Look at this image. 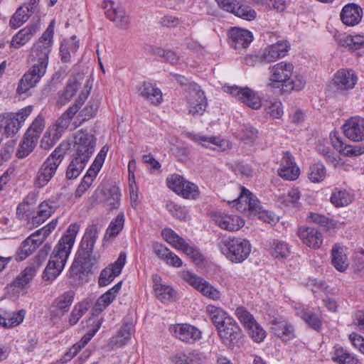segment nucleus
Returning a JSON list of instances; mask_svg holds the SVG:
<instances>
[{
	"label": "nucleus",
	"instance_id": "nucleus-54",
	"mask_svg": "<svg viewBox=\"0 0 364 364\" xmlns=\"http://www.w3.org/2000/svg\"><path fill=\"white\" fill-rule=\"evenodd\" d=\"M33 237H27L21 244L17 252V259L23 260L31 255L41 245V241L36 242L35 245L31 242Z\"/></svg>",
	"mask_w": 364,
	"mask_h": 364
},
{
	"label": "nucleus",
	"instance_id": "nucleus-5",
	"mask_svg": "<svg viewBox=\"0 0 364 364\" xmlns=\"http://www.w3.org/2000/svg\"><path fill=\"white\" fill-rule=\"evenodd\" d=\"M220 252L231 262L241 263L251 252V244L247 239L235 236H224L218 243Z\"/></svg>",
	"mask_w": 364,
	"mask_h": 364
},
{
	"label": "nucleus",
	"instance_id": "nucleus-33",
	"mask_svg": "<svg viewBox=\"0 0 364 364\" xmlns=\"http://www.w3.org/2000/svg\"><path fill=\"white\" fill-rule=\"evenodd\" d=\"M358 77L353 70L341 69L335 74L333 82L338 89L349 90L355 86Z\"/></svg>",
	"mask_w": 364,
	"mask_h": 364
},
{
	"label": "nucleus",
	"instance_id": "nucleus-61",
	"mask_svg": "<svg viewBox=\"0 0 364 364\" xmlns=\"http://www.w3.org/2000/svg\"><path fill=\"white\" fill-rule=\"evenodd\" d=\"M26 311L21 309L17 312L6 314V320L4 321V326L13 327L19 325L23 322L25 317Z\"/></svg>",
	"mask_w": 364,
	"mask_h": 364
},
{
	"label": "nucleus",
	"instance_id": "nucleus-20",
	"mask_svg": "<svg viewBox=\"0 0 364 364\" xmlns=\"http://www.w3.org/2000/svg\"><path fill=\"white\" fill-rule=\"evenodd\" d=\"M220 8L242 19L252 21L256 18V11L247 6L238 5L229 0H215Z\"/></svg>",
	"mask_w": 364,
	"mask_h": 364
},
{
	"label": "nucleus",
	"instance_id": "nucleus-36",
	"mask_svg": "<svg viewBox=\"0 0 364 364\" xmlns=\"http://www.w3.org/2000/svg\"><path fill=\"white\" fill-rule=\"evenodd\" d=\"M122 282L116 284L112 288L103 294L96 301L93 311L94 314L101 313L116 298L117 293L121 289Z\"/></svg>",
	"mask_w": 364,
	"mask_h": 364
},
{
	"label": "nucleus",
	"instance_id": "nucleus-42",
	"mask_svg": "<svg viewBox=\"0 0 364 364\" xmlns=\"http://www.w3.org/2000/svg\"><path fill=\"white\" fill-rule=\"evenodd\" d=\"M332 264L339 272H344L348 267L346 254L343 247L335 245L331 250Z\"/></svg>",
	"mask_w": 364,
	"mask_h": 364
},
{
	"label": "nucleus",
	"instance_id": "nucleus-35",
	"mask_svg": "<svg viewBox=\"0 0 364 364\" xmlns=\"http://www.w3.org/2000/svg\"><path fill=\"white\" fill-rule=\"evenodd\" d=\"M140 95L152 104L157 105L162 102V92L155 84L144 82L139 87Z\"/></svg>",
	"mask_w": 364,
	"mask_h": 364
},
{
	"label": "nucleus",
	"instance_id": "nucleus-40",
	"mask_svg": "<svg viewBox=\"0 0 364 364\" xmlns=\"http://www.w3.org/2000/svg\"><path fill=\"white\" fill-rule=\"evenodd\" d=\"M296 314L304 321L311 328L319 332L322 330V320L314 312L306 308L297 309Z\"/></svg>",
	"mask_w": 364,
	"mask_h": 364
},
{
	"label": "nucleus",
	"instance_id": "nucleus-41",
	"mask_svg": "<svg viewBox=\"0 0 364 364\" xmlns=\"http://www.w3.org/2000/svg\"><path fill=\"white\" fill-rule=\"evenodd\" d=\"M125 222L124 213H119L114 218H113L104 235V240L109 241L114 240L123 230Z\"/></svg>",
	"mask_w": 364,
	"mask_h": 364
},
{
	"label": "nucleus",
	"instance_id": "nucleus-55",
	"mask_svg": "<svg viewBox=\"0 0 364 364\" xmlns=\"http://www.w3.org/2000/svg\"><path fill=\"white\" fill-rule=\"evenodd\" d=\"M326 176V170L321 163L312 164L309 167L308 178L313 183H320L324 180Z\"/></svg>",
	"mask_w": 364,
	"mask_h": 364
},
{
	"label": "nucleus",
	"instance_id": "nucleus-12",
	"mask_svg": "<svg viewBox=\"0 0 364 364\" xmlns=\"http://www.w3.org/2000/svg\"><path fill=\"white\" fill-rule=\"evenodd\" d=\"M96 137L91 133L80 129L74 135L73 147L75 156L89 161L95 151Z\"/></svg>",
	"mask_w": 364,
	"mask_h": 364
},
{
	"label": "nucleus",
	"instance_id": "nucleus-62",
	"mask_svg": "<svg viewBox=\"0 0 364 364\" xmlns=\"http://www.w3.org/2000/svg\"><path fill=\"white\" fill-rule=\"evenodd\" d=\"M267 114L273 119H280L283 114V107L280 101L269 102L265 107Z\"/></svg>",
	"mask_w": 364,
	"mask_h": 364
},
{
	"label": "nucleus",
	"instance_id": "nucleus-58",
	"mask_svg": "<svg viewBox=\"0 0 364 364\" xmlns=\"http://www.w3.org/2000/svg\"><path fill=\"white\" fill-rule=\"evenodd\" d=\"M29 11L22 7L18 8L9 21V25L12 28H17L26 23L29 17Z\"/></svg>",
	"mask_w": 364,
	"mask_h": 364
},
{
	"label": "nucleus",
	"instance_id": "nucleus-43",
	"mask_svg": "<svg viewBox=\"0 0 364 364\" xmlns=\"http://www.w3.org/2000/svg\"><path fill=\"white\" fill-rule=\"evenodd\" d=\"M79 48V41L75 36L64 40L60 47V55L62 61L68 63L70 60L71 55L75 54Z\"/></svg>",
	"mask_w": 364,
	"mask_h": 364
},
{
	"label": "nucleus",
	"instance_id": "nucleus-48",
	"mask_svg": "<svg viewBox=\"0 0 364 364\" xmlns=\"http://www.w3.org/2000/svg\"><path fill=\"white\" fill-rule=\"evenodd\" d=\"M270 253L276 259H284L289 256L291 248L287 242L275 240L271 245Z\"/></svg>",
	"mask_w": 364,
	"mask_h": 364
},
{
	"label": "nucleus",
	"instance_id": "nucleus-1",
	"mask_svg": "<svg viewBox=\"0 0 364 364\" xmlns=\"http://www.w3.org/2000/svg\"><path fill=\"white\" fill-rule=\"evenodd\" d=\"M54 24L55 21H52L41 37L33 45L29 56L31 66L18 82V94H24L34 87L46 74L53 44Z\"/></svg>",
	"mask_w": 364,
	"mask_h": 364
},
{
	"label": "nucleus",
	"instance_id": "nucleus-34",
	"mask_svg": "<svg viewBox=\"0 0 364 364\" xmlns=\"http://www.w3.org/2000/svg\"><path fill=\"white\" fill-rule=\"evenodd\" d=\"M37 272L36 267L28 264L12 282L11 287L17 288V291L27 289Z\"/></svg>",
	"mask_w": 364,
	"mask_h": 364
},
{
	"label": "nucleus",
	"instance_id": "nucleus-7",
	"mask_svg": "<svg viewBox=\"0 0 364 364\" xmlns=\"http://www.w3.org/2000/svg\"><path fill=\"white\" fill-rule=\"evenodd\" d=\"M166 183L168 188L186 199L195 200L200 196L198 186L177 173L167 176Z\"/></svg>",
	"mask_w": 364,
	"mask_h": 364
},
{
	"label": "nucleus",
	"instance_id": "nucleus-44",
	"mask_svg": "<svg viewBox=\"0 0 364 364\" xmlns=\"http://www.w3.org/2000/svg\"><path fill=\"white\" fill-rule=\"evenodd\" d=\"M205 311L217 329L224 324L228 318H232L222 308L215 305H208Z\"/></svg>",
	"mask_w": 364,
	"mask_h": 364
},
{
	"label": "nucleus",
	"instance_id": "nucleus-45",
	"mask_svg": "<svg viewBox=\"0 0 364 364\" xmlns=\"http://www.w3.org/2000/svg\"><path fill=\"white\" fill-rule=\"evenodd\" d=\"M353 199V195L345 189L335 188L330 200L336 207H344L349 205Z\"/></svg>",
	"mask_w": 364,
	"mask_h": 364
},
{
	"label": "nucleus",
	"instance_id": "nucleus-50",
	"mask_svg": "<svg viewBox=\"0 0 364 364\" xmlns=\"http://www.w3.org/2000/svg\"><path fill=\"white\" fill-rule=\"evenodd\" d=\"M105 203L109 209H117L120 205L121 192L118 187L114 186L105 193Z\"/></svg>",
	"mask_w": 364,
	"mask_h": 364
},
{
	"label": "nucleus",
	"instance_id": "nucleus-16",
	"mask_svg": "<svg viewBox=\"0 0 364 364\" xmlns=\"http://www.w3.org/2000/svg\"><path fill=\"white\" fill-rule=\"evenodd\" d=\"M217 330L223 343L229 347H232L241 336V329L233 318H228Z\"/></svg>",
	"mask_w": 364,
	"mask_h": 364
},
{
	"label": "nucleus",
	"instance_id": "nucleus-56",
	"mask_svg": "<svg viewBox=\"0 0 364 364\" xmlns=\"http://www.w3.org/2000/svg\"><path fill=\"white\" fill-rule=\"evenodd\" d=\"M45 128V120L41 115H38L27 129L26 134L38 141V139Z\"/></svg>",
	"mask_w": 364,
	"mask_h": 364
},
{
	"label": "nucleus",
	"instance_id": "nucleus-25",
	"mask_svg": "<svg viewBox=\"0 0 364 364\" xmlns=\"http://www.w3.org/2000/svg\"><path fill=\"white\" fill-rule=\"evenodd\" d=\"M278 173L282 178L288 181L296 180L300 174V170L289 151L284 153Z\"/></svg>",
	"mask_w": 364,
	"mask_h": 364
},
{
	"label": "nucleus",
	"instance_id": "nucleus-51",
	"mask_svg": "<svg viewBox=\"0 0 364 364\" xmlns=\"http://www.w3.org/2000/svg\"><path fill=\"white\" fill-rule=\"evenodd\" d=\"M81 86V82H80L75 78L73 80H70L67 85L60 95L59 100L60 102L63 105H65L70 101V100L75 96L77 90L80 89Z\"/></svg>",
	"mask_w": 364,
	"mask_h": 364
},
{
	"label": "nucleus",
	"instance_id": "nucleus-15",
	"mask_svg": "<svg viewBox=\"0 0 364 364\" xmlns=\"http://www.w3.org/2000/svg\"><path fill=\"white\" fill-rule=\"evenodd\" d=\"M269 70L270 75L268 85L275 87L276 83L289 82L293 74L294 65L290 62L282 61L270 66Z\"/></svg>",
	"mask_w": 364,
	"mask_h": 364
},
{
	"label": "nucleus",
	"instance_id": "nucleus-29",
	"mask_svg": "<svg viewBox=\"0 0 364 364\" xmlns=\"http://www.w3.org/2000/svg\"><path fill=\"white\" fill-rule=\"evenodd\" d=\"M363 17V10L358 4H348L345 5L340 14L342 22L348 26L358 24Z\"/></svg>",
	"mask_w": 364,
	"mask_h": 364
},
{
	"label": "nucleus",
	"instance_id": "nucleus-6",
	"mask_svg": "<svg viewBox=\"0 0 364 364\" xmlns=\"http://www.w3.org/2000/svg\"><path fill=\"white\" fill-rule=\"evenodd\" d=\"M65 151L63 150L62 144L57 147L43 163L38 169L34 185L41 188L46 186L55 174V172L64 159Z\"/></svg>",
	"mask_w": 364,
	"mask_h": 364
},
{
	"label": "nucleus",
	"instance_id": "nucleus-30",
	"mask_svg": "<svg viewBox=\"0 0 364 364\" xmlns=\"http://www.w3.org/2000/svg\"><path fill=\"white\" fill-rule=\"evenodd\" d=\"M110 9L105 11L107 17L114 24L122 29L127 28L129 23V17L126 14L123 9L119 6H115L114 2L108 1L106 7L109 6Z\"/></svg>",
	"mask_w": 364,
	"mask_h": 364
},
{
	"label": "nucleus",
	"instance_id": "nucleus-19",
	"mask_svg": "<svg viewBox=\"0 0 364 364\" xmlns=\"http://www.w3.org/2000/svg\"><path fill=\"white\" fill-rule=\"evenodd\" d=\"M212 218L218 227L230 232L237 231L245 225L244 220L240 216L224 213H215L212 215Z\"/></svg>",
	"mask_w": 364,
	"mask_h": 364
},
{
	"label": "nucleus",
	"instance_id": "nucleus-37",
	"mask_svg": "<svg viewBox=\"0 0 364 364\" xmlns=\"http://www.w3.org/2000/svg\"><path fill=\"white\" fill-rule=\"evenodd\" d=\"M188 104L190 113L193 114H202L207 107V101L203 92L193 91L191 92L188 98Z\"/></svg>",
	"mask_w": 364,
	"mask_h": 364
},
{
	"label": "nucleus",
	"instance_id": "nucleus-14",
	"mask_svg": "<svg viewBox=\"0 0 364 364\" xmlns=\"http://www.w3.org/2000/svg\"><path fill=\"white\" fill-rule=\"evenodd\" d=\"M224 91L235 97L239 100L253 109L261 107L262 102L256 92L248 87H239L237 86H224Z\"/></svg>",
	"mask_w": 364,
	"mask_h": 364
},
{
	"label": "nucleus",
	"instance_id": "nucleus-10",
	"mask_svg": "<svg viewBox=\"0 0 364 364\" xmlns=\"http://www.w3.org/2000/svg\"><path fill=\"white\" fill-rule=\"evenodd\" d=\"M108 151L109 147L105 145L102 146L95 157L93 163L87 170L86 174L82 179L81 183L78 185L75 193L76 198L81 197L90 187L105 162Z\"/></svg>",
	"mask_w": 364,
	"mask_h": 364
},
{
	"label": "nucleus",
	"instance_id": "nucleus-47",
	"mask_svg": "<svg viewBox=\"0 0 364 364\" xmlns=\"http://www.w3.org/2000/svg\"><path fill=\"white\" fill-rule=\"evenodd\" d=\"M132 331L131 325L127 323L122 325L117 335L111 338L112 345L117 348L126 345L131 338Z\"/></svg>",
	"mask_w": 364,
	"mask_h": 364
},
{
	"label": "nucleus",
	"instance_id": "nucleus-27",
	"mask_svg": "<svg viewBox=\"0 0 364 364\" xmlns=\"http://www.w3.org/2000/svg\"><path fill=\"white\" fill-rule=\"evenodd\" d=\"M173 331L177 338L188 343H193L201 338V331L196 327L187 323L174 326Z\"/></svg>",
	"mask_w": 364,
	"mask_h": 364
},
{
	"label": "nucleus",
	"instance_id": "nucleus-63",
	"mask_svg": "<svg viewBox=\"0 0 364 364\" xmlns=\"http://www.w3.org/2000/svg\"><path fill=\"white\" fill-rule=\"evenodd\" d=\"M240 136L242 140L252 142L257 137V130L250 124H243Z\"/></svg>",
	"mask_w": 364,
	"mask_h": 364
},
{
	"label": "nucleus",
	"instance_id": "nucleus-59",
	"mask_svg": "<svg viewBox=\"0 0 364 364\" xmlns=\"http://www.w3.org/2000/svg\"><path fill=\"white\" fill-rule=\"evenodd\" d=\"M332 359L339 364H361L353 355L343 348L336 349Z\"/></svg>",
	"mask_w": 364,
	"mask_h": 364
},
{
	"label": "nucleus",
	"instance_id": "nucleus-28",
	"mask_svg": "<svg viewBox=\"0 0 364 364\" xmlns=\"http://www.w3.org/2000/svg\"><path fill=\"white\" fill-rule=\"evenodd\" d=\"M331 144L341 154L355 157L364 154V144L350 145L345 144L336 134H331Z\"/></svg>",
	"mask_w": 364,
	"mask_h": 364
},
{
	"label": "nucleus",
	"instance_id": "nucleus-64",
	"mask_svg": "<svg viewBox=\"0 0 364 364\" xmlns=\"http://www.w3.org/2000/svg\"><path fill=\"white\" fill-rule=\"evenodd\" d=\"M345 43L350 48L360 49L364 47V35L357 34L353 36H348L345 39Z\"/></svg>",
	"mask_w": 364,
	"mask_h": 364
},
{
	"label": "nucleus",
	"instance_id": "nucleus-9",
	"mask_svg": "<svg viewBox=\"0 0 364 364\" xmlns=\"http://www.w3.org/2000/svg\"><path fill=\"white\" fill-rule=\"evenodd\" d=\"M33 106L28 105L16 112H6L0 115V120L4 122V131L7 136L15 135L24 124L27 117L31 114Z\"/></svg>",
	"mask_w": 364,
	"mask_h": 364
},
{
	"label": "nucleus",
	"instance_id": "nucleus-11",
	"mask_svg": "<svg viewBox=\"0 0 364 364\" xmlns=\"http://www.w3.org/2000/svg\"><path fill=\"white\" fill-rule=\"evenodd\" d=\"M163 238L174 248L183 252L196 263L203 261V256L198 250L190 246L186 240L171 228H165L161 231Z\"/></svg>",
	"mask_w": 364,
	"mask_h": 364
},
{
	"label": "nucleus",
	"instance_id": "nucleus-13",
	"mask_svg": "<svg viewBox=\"0 0 364 364\" xmlns=\"http://www.w3.org/2000/svg\"><path fill=\"white\" fill-rule=\"evenodd\" d=\"M235 315L254 341L261 342L264 340L265 338L264 330L245 307L238 306L235 310Z\"/></svg>",
	"mask_w": 364,
	"mask_h": 364
},
{
	"label": "nucleus",
	"instance_id": "nucleus-60",
	"mask_svg": "<svg viewBox=\"0 0 364 364\" xmlns=\"http://www.w3.org/2000/svg\"><path fill=\"white\" fill-rule=\"evenodd\" d=\"M154 292L156 296L162 302L172 300L175 294L172 287L162 284H156Z\"/></svg>",
	"mask_w": 364,
	"mask_h": 364
},
{
	"label": "nucleus",
	"instance_id": "nucleus-46",
	"mask_svg": "<svg viewBox=\"0 0 364 364\" xmlns=\"http://www.w3.org/2000/svg\"><path fill=\"white\" fill-rule=\"evenodd\" d=\"M301 193L297 188L290 189L287 194L280 196L278 201L287 208H298L299 207Z\"/></svg>",
	"mask_w": 364,
	"mask_h": 364
},
{
	"label": "nucleus",
	"instance_id": "nucleus-2",
	"mask_svg": "<svg viewBox=\"0 0 364 364\" xmlns=\"http://www.w3.org/2000/svg\"><path fill=\"white\" fill-rule=\"evenodd\" d=\"M80 225L74 223L69 225L65 233L60 239L50 255L43 277L53 280L60 274L64 269L67 260L74 245Z\"/></svg>",
	"mask_w": 364,
	"mask_h": 364
},
{
	"label": "nucleus",
	"instance_id": "nucleus-3",
	"mask_svg": "<svg viewBox=\"0 0 364 364\" xmlns=\"http://www.w3.org/2000/svg\"><path fill=\"white\" fill-rule=\"evenodd\" d=\"M98 227L95 224L90 225L86 228L80 242L77 256L70 267L72 276L88 274L97 263V257L93 255V250L98 238Z\"/></svg>",
	"mask_w": 364,
	"mask_h": 364
},
{
	"label": "nucleus",
	"instance_id": "nucleus-8",
	"mask_svg": "<svg viewBox=\"0 0 364 364\" xmlns=\"http://www.w3.org/2000/svg\"><path fill=\"white\" fill-rule=\"evenodd\" d=\"M181 277L203 296L213 301H218L220 299V291L210 283L195 273L188 270H183L181 272Z\"/></svg>",
	"mask_w": 364,
	"mask_h": 364
},
{
	"label": "nucleus",
	"instance_id": "nucleus-57",
	"mask_svg": "<svg viewBox=\"0 0 364 364\" xmlns=\"http://www.w3.org/2000/svg\"><path fill=\"white\" fill-rule=\"evenodd\" d=\"M88 309L87 304L85 302L77 303L73 310L71 311L69 317L68 323L70 326H75L80 319L85 315Z\"/></svg>",
	"mask_w": 364,
	"mask_h": 364
},
{
	"label": "nucleus",
	"instance_id": "nucleus-4",
	"mask_svg": "<svg viewBox=\"0 0 364 364\" xmlns=\"http://www.w3.org/2000/svg\"><path fill=\"white\" fill-rule=\"evenodd\" d=\"M86 88V90L80 92L75 103L63 113L53 124L48 127L41 139V148L45 149H50L53 146L62 136L63 134L68 127L71 119L80 110V107L87 100L91 90V86L89 87L88 85H87Z\"/></svg>",
	"mask_w": 364,
	"mask_h": 364
},
{
	"label": "nucleus",
	"instance_id": "nucleus-38",
	"mask_svg": "<svg viewBox=\"0 0 364 364\" xmlns=\"http://www.w3.org/2000/svg\"><path fill=\"white\" fill-rule=\"evenodd\" d=\"M273 333L282 341H289L294 337L292 325L286 320H276L272 323Z\"/></svg>",
	"mask_w": 364,
	"mask_h": 364
},
{
	"label": "nucleus",
	"instance_id": "nucleus-39",
	"mask_svg": "<svg viewBox=\"0 0 364 364\" xmlns=\"http://www.w3.org/2000/svg\"><path fill=\"white\" fill-rule=\"evenodd\" d=\"M56 205L54 202L45 200L38 205L36 215L31 219L33 225L38 226L43 223L55 212Z\"/></svg>",
	"mask_w": 364,
	"mask_h": 364
},
{
	"label": "nucleus",
	"instance_id": "nucleus-17",
	"mask_svg": "<svg viewBox=\"0 0 364 364\" xmlns=\"http://www.w3.org/2000/svg\"><path fill=\"white\" fill-rule=\"evenodd\" d=\"M297 235L304 245L314 250L319 249L323 242V233L314 227L300 226L297 230Z\"/></svg>",
	"mask_w": 364,
	"mask_h": 364
},
{
	"label": "nucleus",
	"instance_id": "nucleus-32",
	"mask_svg": "<svg viewBox=\"0 0 364 364\" xmlns=\"http://www.w3.org/2000/svg\"><path fill=\"white\" fill-rule=\"evenodd\" d=\"M236 201L237 202V208L240 211H258L259 209V203L255 196L247 189L242 187L241 192L237 197Z\"/></svg>",
	"mask_w": 364,
	"mask_h": 364
},
{
	"label": "nucleus",
	"instance_id": "nucleus-21",
	"mask_svg": "<svg viewBox=\"0 0 364 364\" xmlns=\"http://www.w3.org/2000/svg\"><path fill=\"white\" fill-rule=\"evenodd\" d=\"M290 45L287 41H281L265 48L260 55L261 62L271 63L286 56Z\"/></svg>",
	"mask_w": 364,
	"mask_h": 364
},
{
	"label": "nucleus",
	"instance_id": "nucleus-18",
	"mask_svg": "<svg viewBox=\"0 0 364 364\" xmlns=\"http://www.w3.org/2000/svg\"><path fill=\"white\" fill-rule=\"evenodd\" d=\"M126 254L122 252H120L117 261L101 272L98 280L100 287L108 285L121 273L126 263Z\"/></svg>",
	"mask_w": 364,
	"mask_h": 364
},
{
	"label": "nucleus",
	"instance_id": "nucleus-31",
	"mask_svg": "<svg viewBox=\"0 0 364 364\" xmlns=\"http://www.w3.org/2000/svg\"><path fill=\"white\" fill-rule=\"evenodd\" d=\"M39 28L38 23L28 25L13 36L11 46L15 48H19L26 45L38 32Z\"/></svg>",
	"mask_w": 364,
	"mask_h": 364
},
{
	"label": "nucleus",
	"instance_id": "nucleus-52",
	"mask_svg": "<svg viewBox=\"0 0 364 364\" xmlns=\"http://www.w3.org/2000/svg\"><path fill=\"white\" fill-rule=\"evenodd\" d=\"M38 141L25 134L17 149L16 156L19 159L25 158L33 151Z\"/></svg>",
	"mask_w": 364,
	"mask_h": 364
},
{
	"label": "nucleus",
	"instance_id": "nucleus-53",
	"mask_svg": "<svg viewBox=\"0 0 364 364\" xmlns=\"http://www.w3.org/2000/svg\"><path fill=\"white\" fill-rule=\"evenodd\" d=\"M100 106V101L96 98H91L85 107L80 112L78 117L80 123L89 120L95 116Z\"/></svg>",
	"mask_w": 364,
	"mask_h": 364
},
{
	"label": "nucleus",
	"instance_id": "nucleus-24",
	"mask_svg": "<svg viewBox=\"0 0 364 364\" xmlns=\"http://www.w3.org/2000/svg\"><path fill=\"white\" fill-rule=\"evenodd\" d=\"M345 136L349 139L360 141L364 139V119L354 117L349 119L343 125Z\"/></svg>",
	"mask_w": 364,
	"mask_h": 364
},
{
	"label": "nucleus",
	"instance_id": "nucleus-22",
	"mask_svg": "<svg viewBox=\"0 0 364 364\" xmlns=\"http://www.w3.org/2000/svg\"><path fill=\"white\" fill-rule=\"evenodd\" d=\"M75 295V292L70 290L63 292L55 299L51 305L50 316L52 317H61L65 315L73 303Z\"/></svg>",
	"mask_w": 364,
	"mask_h": 364
},
{
	"label": "nucleus",
	"instance_id": "nucleus-23",
	"mask_svg": "<svg viewBox=\"0 0 364 364\" xmlns=\"http://www.w3.org/2000/svg\"><path fill=\"white\" fill-rule=\"evenodd\" d=\"M186 136L193 141L201 144L203 146L213 149L214 150L217 149L225 151L230 147L229 142L228 141L220 139L216 136H206L191 132H186Z\"/></svg>",
	"mask_w": 364,
	"mask_h": 364
},
{
	"label": "nucleus",
	"instance_id": "nucleus-49",
	"mask_svg": "<svg viewBox=\"0 0 364 364\" xmlns=\"http://www.w3.org/2000/svg\"><path fill=\"white\" fill-rule=\"evenodd\" d=\"M88 161L75 156L70 163L67 171L66 176L68 179H75L79 176L84 169Z\"/></svg>",
	"mask_w": 364,
	"mask_h": 364
},
{
	"label": "nucleus",
	"instance_id": "nucleus-26",
	"mask_svg": "<svg viewBox=\"0 0 364 364\" xmlns=\"http://www.w3.org/2000/svg\"><path fill=\"white\" fill-rule=\"evenodd\" d=\"M229 43L235 49L247 48L252 41V33L240 28H232L228 32Z\"/></svg>",
	"mask_w": 364,
	"mask_h": 364
}]
</instances>
